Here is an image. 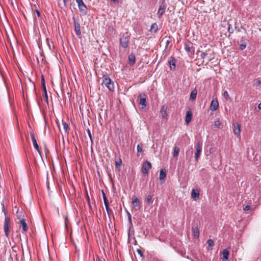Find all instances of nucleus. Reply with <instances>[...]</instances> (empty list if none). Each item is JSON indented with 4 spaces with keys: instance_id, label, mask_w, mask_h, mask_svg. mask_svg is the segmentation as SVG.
<instances>
[{
    "instance_id": "f257e3e1",
    "label": "nucleus",
    "mask_w": 261,
    "mask_h": 261,
    "mask_svg": "<svg viewBox=\"0 0 261 261\" xmlns=\"http://www.w3.org/2000/svg\"><path fill=\"white\" fill-rule=\"evenodd\" d=\"M102 85H104L110 91L113 92L114 91L115 86L114 83L112 80L107 75H103V80Z\"/></svg>"
},
{
    "instance_id": "f03ea898",
    "label": "nucleus",
    "mask_w": 261,
    "mask_h": 261,
    "mask_svg": "<svg viewBox=\"0 0 261 261\" xmlns=\"http://www.w3.org/2000/svg\"><path fill=\"white\" fill-rule=\"evenodd\" d=\"M130 40V35L128 34H123L120 38V43L121 46L126 48L128 47V43Z\"/></svg>"
},
{
    "instance_id": "7ed1b4c3",
    "label": "nucleus",
    "mask_w": 261,
    "mask_h": 261,
    "mask_svg": "<svg viewBox=\"0 0 261 261\" xmlns=\"http://www.w3.org/2000/svg\"><path fill=\"white\" fill-rule=\"evenodd\" d=\"M151 164L148 161H145L142 165L141 168L142 172L145 175L148 174V171L151 168Z\"/></svg>"
},
{
    "instance_id": "20e7f679",
    "label": "nucleus",
    "mask_w": 261,
    "mask_h": 261,
    "mask_svg": "<svg viewBox=\"0 0 261 261\" xmlns=\"http://www.w3.org/2000/svg\"><path fill=\"white\" fill-rule=\"evenodd\" d=\"M10 225V219L9 217H5L4 225V230L6 236L8 238L9 235V227Z\"/></svg>"
},
{
    "instance_id": "39448f33",
    "label": "nucleus",
    "mask_w": 261,
    "mask_h": 261,
    "mask_svg": "<svg viewBox=\"0 0 261 261\" xmlns=\"http://www.w3.org/2000/svg\"><path fill=\"white\" fill-rule=\"evenodd\" d=\"M78 5L80 11L83 14L86 15L87 13V7L83 2V0H76Z\"/></svg>"
},
{
    "instance_id": "423d86ee",
    "label": "nucleus",
    "mask_w": 261,
    "mask_h": 261,
    "mask_svg": "<svg viewBox=\"0 0 261 261\" xmlns=\"http://www.w3.org/2000/svg\"><path fill=\"white\" fill-rule=\"evenodd\" d=\"M185 49L190 56L194 55V48L193 46V44L192 43L188 42L185 43Z\"/></svg>"
},
{
    "instance_id": "0eeeda50",
    "label": "nucleus",
    "mask_w": 261,
    "mask_h": 261,
    "mask_svg": "<svg viewBox=\"0 0 261 261\" xmlns=\"http://www.w3.org/2000/svg\"><path fill=\"white\" fill-rule=\"evenodd\" d=\"M139 105L142 106V108L147 106L146 95L145 94H140L138 96Z\"/></svg>"
},
{
    "instance_id": "6e6552de",
    "label": "nucleus",
    "mask_w": 261,
    "mask_h": 261,
    "mask_svg": "<svg viewBox=\"0 0 261 261\" xmlns=\"http://www.w3.org/2000/svg\"><path fill=\"white\" fill-rule=\"evenodd\" d=\"M202 151L201 146L199 142H197L196 145V152L195 153V161L197 162L198 158Z\"/></svg>"
},
{
    "instance_id": "1a4fd4ad",
    "label": "nucleus",
    "mask_w": 261,
    "mask_h": 261,
    "mask_svg": "<svg viewBox=\"0 0 261 261\" xmlns=\"http://www.w3.org/2000/svg\"><path fill=\"white\" fill-rule=\"evenodd\" d=\"M192 231L195 238H198L199 237V231L197 224L193 223L192 224Z\"/></svg>"
},
{
    "instance_id": "9d476101",
    "label": "nucleus",
    "mask_w": 261,
    "mask_h": 261,
    "mask_svg": "<svg viewBox=\"0 0 261 261\" xmlns=\"http://www.w3.org/2000/svg\"><path fill=\"white\" fill-rule=\"evenodd\" d=\"M168 62L170 66V68L171 70H175L176 68V60L173 57H170L168 60Z\"/></svg>"
},
{
    "instance_id": "9b49d317",
    "label": "nucleus",
    "mask_w": 261,
    "mask_h": 261,
    "mask_svg": "<svg viewBox=\"0 0 261 261\" xmlns=\"http://www.w3.org/2000/svg\"><path fill=\"white\" fill-rule=\"evenodd\" d=\"M30 135L31 137V139H32L34 148L38 151V152L39 153H40L41 150H40V148L37 144V140L35 137L34 134L33 132H30Z\"/></svg>"
},
{
    "instance_id": "f8f14e48",
    "label": "nucleus",
    "mask_w": 261,
    "mask_h": 261,
    "mask_svg": "<svg viewBox=\"0 0 261 261\" xmlns=\"http://www.w3.org/2000/svg\"><path fill=\"white\" fill-rule=\"evenodd\" d=\"M219 107V103L218 100L216 98L213 99L211 103L210 109L213 111H215L217 110Z\"/></svg>"
},
{
    "instance_id": "ddd939ff",
    "label": "nucleus",
    "mask_w": 261,
    "mask_h": 261,
    "mask_svg": "<svg viewBox=\"0 0 261 261\" xmlns=\"http://www.w3.org/2000/svg\"><path fill=\"white\" fill-rule=\"evenodd\" d=\"M233 126V133L236 136H237L238 137L240 136L241 126L240 124H234Z\"/></svg>"
},
{
    "instance_id": "4468645a",
    "label": "nucleus",
    "mask_w": 261,
    "mask_h": 261,
    "mask_svg": "<svg viewBox=\"0 0 261 261\" xmlns=\"http://www.w3.org/2000/svg\"><path fill=\"white\" fill-rule=\"evenodd\" d=\"M165 9L166 7L164 3L160 5L157 13L158 16L159 18H161L162 15L164 13Z\"/></svg>"
},
{
    "instance_id": "2eb2a0df",
    "label": "nucleus",
    "mask_w": 261,
    "mask_h": 261,
    "mask_svg": "<svg viewBox=\"0 0 261 261\" xmlns=\"http://www.w3.org/2000/svg\"><path fill=\"white\" fill-rule=\"evenodd\" d=\"M192 113L191 110H189L187 112L186 115V118H185V121L186 123L187 124H188L192 120Z\"/></svg>"
},
{
    "instance_id": "dca6fc26",
    "label": "nucleus",
    "mask_w": 261,
    "mask_h": 261,
    "mask_svg": "<svg viewBox=\"0 0 261 261\" xmlns=\"http://www.w3.org/2000/svg\"><path fill=\"white\" fill-rule=\"evenodd\" d=\"M20 225L22 228V232H25L27 231L28 229L27 224L25 222V220L24 219H22L20 220Z\"/></svg>"
},
{
    "instance_id": "f3484780",
    "label": "nucleus",
    "mask_w": 261,
    "mask_h": 261,
    "mask_svg": "<svg viewBox=\"0 0 261 261\" xmlns=\"http://www.w3.org/2000/svg\"><path fill=\"white\" fill-rule=\"evenodd\" d=\"M191 197L194 199L196 200L199 197V192L198 190L193 189L191 192Z\"/></svg>"
},
{
    "instance_id": "a211bd4d",
    "label": "nucleus",
    "mask_w": 261,
    "mask_h": 261,
    "mask_svg": "<svg viewBox=\"0 0 261 261\" xmlns=\"http://www.w3.org/2000/svg\"><path fill=\"white\" fill-rule=\"evenodd\" d=\"M132 203L135 207H138V209L140 208V201L135 196H133L132 198Z\"/></svg>"
},
{
    "instance_id": "6ab92c4d",
    "label": "nucleus",
    "mask_w": 261,
    "mask_h": 261,
    "mask_svg": "<svg viewBox=\"0 0 261 261\" xmlns=\"http://www.w3.org/2000/svg\"><path fill=\"white\" fill-rule=\"evenodd\" d=\"M167 107L166 106H163L162 109L161 110V113L162 115V117L164 119H165L167 117Z\"/></svg>"
},
{
    "instance_id": "aec40b11",
    "label": "nucleus",
    "mask_w": 261,
    "mask_h": 261,
    "mask_svg": "<svg viewBox=\"0 0 261 261\" xmlns=\"http://www.w3.org/2000/svg\"><path fill=\"white\" fill-rule=\"evenodd\" d=\"M197 94V91L196 88H195L194 90H193L190 93V100L191 101H193L195 100L196 98V95Z\"/></svg>"
},
{
    "instance_id": "412c9836",
    "label": "nucleus",
    "mask_w": 261,
    "mask_h": 261,
    "mask_svg": "<svg viewBox=\"0 0 261 261\" xmlns=\"http://www.w3.org/2000/svg\"><path fill=\"white\" fill-rule=\"evenodd\" d=\"M166 176V173L165 170L162 169L160 170L159 179L161 181L164 180Z\"/></svg>"
},
{
    "instance_id": "4be33fe9",
    "label": "nucleus",
    "mask_w": 261,
    "mask_h": 261,
    "mask_svg": "<svg viewBox=\"0 0 261 261\" xmlns=\"http://www.w3.org/2000/svg\"><path fill=\"white\" fill-rule=\"evenodd\" d=\"M206 243L208 245L207 249L208 250H212L213 249V247L214 245V241L212 239H208L206 241Z\"/></svg>"
},
{
    "instance_id": "5701e85b",
    "label": "nucleus",
    "mask_w": 261,
    "mask_h": 261,
    "mask_svg": "<svg viewBox=\"0 0 261 261\" xmlns=\"http://www.w3.org/2000/svg\"><path fill=\"white\" fill-rule=\"evenodd\" d=\"M223 259L225 260L228 259L229 257V252L227 249H225L223 250Z\"/></svg>"
},
{
    "instance_id": "b1692460",
    "label": "nucleus",
    "mask_w": 261,
    "mask_h": 261,
    "mask_svg": "<svg viewBox=\"0 0 261 261\" xmlns=\"http://www.w3.org/2000/svg\"><path fill=\"white\" fill-rule=\"evenodd\" d=\"M135 56L134 54H131L128 56V60L130 64L134 65L135 63Z\"/></svg>"
},
{
    "instance_id": "393cba45",
    "label": "nucleus",
    "mask_w": 261,
    "mask_h": 261,
    "mask_svg": "<svg viewBox=\"0 0 261 261\" xmlns=\"http://www.w3.org/2000/svg\"><path fill=\"white\" fill-rule=\"evenodd\" d=\"M74 31L75 33H81L80 23L75 21H74Z\"/></svg>"
},
{
    "instance_id": "a878e982",
    "label": "nucleus",
    "mask_w": 261,
    "mask_h": 261,
    "mask_svg": "<svg viewBox=\"0 0 261 261\" xmlns=\"http://www.w3.org/2000/svg\"><path fill=\"white\" fill-rule=\"evenodd\" d=\"M158 25L156 23H154L151 24L150 28L149 31L151 32H156L158 30Z\"/></svg>"
},
{
    "instance_id": "bb28decb",
    "label": "nucleus",
    "mask_w": 261,
    "mask_h": 261,
    "mask_svg": "<svg viewBox=\"0 0 261 261\" xmlns=\"http://www.w3.org/2000/svg\"><path fill=\"white\" fill-rule=\"evenodd\" d=\"M163 41H165L166 43V48H165L166 49V48H167L169 44V43L171 42V40L169 37H168V38H167V37H165V38H163L161 42H163Z\"/></svg>"
},
{
    "instance_id": "cd10ccee",
    "label": "nucleus",
    "mask_w": 261,
    "mask_h": 261,
    "mask_svg": "<svg viewBox=\"0 0 261 261\" xmlns=\"http://www.w3.org/2000/svg\"><path fill=\"white\" fill-rule=\"evenodd\" d=\"M240 42L241 43L239 44V48L240 50H243L246 47V43L243 41L242 39L241 40Z\"/></svg>"
},
{
    "instance_id": "c85d7f7f",
    "label": "nucleus",
    "mask_w": 261,
    "mask_h": 261,
    "mask_svg": "<svg viewBox=\"0 0 261 261\" xmlns=\"http://www.w3.org/2000/svg\"><path fill=\"white\" fill-rule=\"evenodd\" d=\"M62 125L63 126V128H64V129L65 130V132L68 134V130L69 129V126H68V124L66 122H65L64 121L62 120Z\"/></svg>"
},
{
    "instance_id": "c756f323",
    "label": "nucleus",
    "mask_w": 261,
    "mask_h": 261,
    "mask_svg": "<svg viewBox=\"0 0 261 261\" xmlns=\"http://www.w3.org/2000/svg\"><path fill=\"white\" fill-rule=\"evenodd\" d=\"M115 164H116V167L120 168L122 164V160L120 158H118L116 161H115Z\"/></svg>"
},
{
    "instance_id": "7c9ffc66",
    "label": "nucleus",
    "mask_w": 261,
    "mask_h": 261,
    "mask_svg": "<svg viewBox=\"0 0 261 261\" xmlns=\"http://www.w3.org/2000/svg\"><path fill=\"white\" fill-rule=\"evenodd\" d=\"M142 146H143V144L142 143H141L140 144H138L137 145V155L138 156L139 155V153H141L143 151Z\"/></svg>"
},
{
    "instance_id": "2f4dec72",
    "label": "nucleus",
    "mask_w": 261,
    "mask_h": 261,
    "mask_svg": "<svg viewBox=\"0 0 261 261\" xmlns=\"http://www.w3.org/2000/svg\"><path fill=\"white\" fill-rule=\"evenodd\" d=\"M179 152V149L178 147L175 146L174 148L173 156L176 157L178 155Z\"/></svg>"
},
{
    "instance_id": "473e14b6",
    "label": "nucleus",
    "mask_w": 261,
    "mask_h": 261,
    "mask_svg": "<svg viewBox=\"0 0 261 261\" xmlns=\"http://www.w3.org/2000/svg\"><path fill=\"white\" fill-rule=\"evenodd\" d=\"M41 85L43 89V91L45 90L46 86H45V79L43 75H41Z\"/></svg>"
},
{
    "instance_id": "72a5a7b5",
    "label": "nucleus",
    "mask_w": 261,
    "mask_h": 261,
    "mask_svg": "<svg viewBox=\"0 0 261 261\" xmlns=\"http://www.w3.org/2000/svg\"><path fill=\"white\" fill-rule=\"evenodd\" d=\"M102 193L104 204L105 205H107L108 204H109L108 199H107L106 195L103 191H102Z\"/></svg>"
},
{
    "instance_id": "f704fd0d",
    "label": "nucleus",
    "mask_w": 261,
    "mask_h": 261,
    "mask_svg": "<svg viewBox=\"0 0 261 261\" xmlns=\"http://www.w3.org/2000/svg\"><path fill=\"white\" fill-rule=\"evenodd\" d=\"M105 205V207H106V209L107 210V213H108V216L110 217L111 214L113 213V212L112 211L110 208V207H109V204H108L107 205Z\"/></svg>"
},
{
    "instance_id": "c9c22d12",
    "label": "nucleus",
    "mask_w": 261,
    "mask_h": 261,
    "mask_svg": "<svg viewBox=\"0 0 261 261\" xmlns=\"http://www.w3.org/2000/svg\"><path fill=\"white\" fill-rule=\"evenodd\" d=\"M198 52L201 53L200 55V58H201V59H204V58H206V56H207V54L206 53L202 52V51H200L199 50H198L197 51V53H198Z\"/></svg>"
},
{
    "instance_id": "e433bc0d",
    "label": "nucleus",
    "mask_w": 261,
    "mask_h": 261,
    "mask_svg": "<svg viewBox=\"0 0 261 261\" xmlns=\"http://www.w3.org/2000/svg\"><path fill=\"white\" fill-rule=\"evenodd\" d=\"M151 199H152V196L151 195H148L147 196V197L145 199V201L146 202V203L147 204H149L151 201Z\"/></svg>"
},
{
    "instance_id": "4c0bfd02",
    "label": "nucleus",
    "mask_w": 261,
    "mask_h": 261,
    "mask_svg": "<svg viewBox=\"0 0 261 261\" xmlns=\"http://www.w3.org/2000/svg\"><path fill=\"white\" fill-rule=\"evenodd\" d=\"M43 93H44V97L45 98V101L47 103H48V98L46 88H45V91H43Z\"/></svg>"
},
{
    "instance_id": "58836bf2",
    "label": "nucleus",
    "mask_w": 261,
    "mask_h": 261,
    "mask_svg": "<svg viewBox=\"0 0 261 261\" xmlns=\"http://www.w3.org/2000/svg\"><path fill=\"white\" fill-rule=\"evenodd\" d=\"M193 154V150L192 149H190L189 150H188L187 153H186V158L187 159L188 156L189 157H191Z\"/></svg>"
},
{
    "instance_id": "ea45409f",
    "label": "nucleus",
    "mask_w": 261,
    "mask_h": 261,
    "mask_svg": "<svg viewBox=\"0 0 261 261\" xmlns=\"http://www.w3.org/2000/svg\"><path fill=\"white\" fill-rule=\"evenodd\" d=\"M87 134H88V135L91 141V143H93V138H92V135H91V132L90 130V129L89 128H88L87 129Z\"/></svg>"
},
{
    "instance_id": "a19ab883",
    "label": "nucleus",
    "mask_w": 261,
    "mask_h": 261,
    "mask_svg": "<svg viewBox=\"0 0 261 261\" xmlns=\"http://www.w3.org/2000/svg\"><path fill=\"white\" fill-rule=\"evenodd\" d=\"M221 123L219 120H217L215 121V123L214 125V127H219L221 125Z\"/></svg>"
},
{
    "instance_id": "79ce46f5",
    "label": "nucleus",
    "mask_w": 261,
    "mask_h": 261,
    "mask_svg": "<svg viewBox=\"0 0 261 261\" xmlns=\"http://www.w3.org/2000/svg\"><path fill=\"white\" fill-rule=\"evenodd\" d=\"M40 25L41 28V30H40L38 29V31L39 32V33H40V31L42 32L43 33H44V29H45V27H44V24L42 22H41L40 23Z\"/></svg>"
},
{
    "instance_id": "37998d69",
    "label": "nucleus",
    "mask_w": 261,
    "mask_h": 261,
    "mask_svg": "<svg viewBox=\"0 0 261 261\" xmlns=\"http://www.w3.org/2000/svg\"><path fill=\"white\" fill-rule=\"evenodd\" d=\"M87 202H88V205H89V208L92 210V205L90 203V197L89 196V195L87 194Z\"/></svg>"
},
{
    "instance_id": "c03bdc74",
    "label": "nucleus",
    "mask_w": 261,
    "mask_h": 261,
    "mask_svg": "<svg viewBox=\"0 0 261 261\" xmlns=\"http://www.w3.org/2000/svg\"><path fill=\"white\" fill-rule=\"evenodd\" d=\"M137 252L140 255V256L142 257V258H144V255L142 251L140 249H138L137 250Z\"/></svg>"
},
{
    "instance_id": "a18cd8bd",
    "label": "nucleus",
    "mask_w": 261,
    "mask_h": 261,
    "mask_svg": "<svg viewBox=\"0 0 261 261\" xmlns=\"http://www.w3.org/2000/svg\"><path fill=\"white\" fill-rule=\"evenodd\" d=\"M260 83H261V81H260V80L259 79H257L256 80V82H255V84H254V85L255 86L257 87V86L260 85Z\"/></svg>"
},
{
    "instance_id": "49530a36",
    "label": "nucleus",
    "mask_w": 261,
    "mask_h": 261,
    "mask_svg": "<svg viewBox=\"0 0 261 261\" xmlns=\"http://www.w3.org/2000/svg\"><path fill=\"white\" fill-rule=\"evenodd\" d=\"M223 95L224 96V97H225L226 98V99H227V98L228 97V94L226 91L224 92V93H223Z\"/></svg>"
},
{
    "instance_id": "de8ad7c7",
    "label": "nucleus",
    "mask_w": 261,
    "mask_h": 261,
    "mask_svg": "<svg viewBox=\"0 0 261 261\" xmlns=\"http://www.w3.org/2000/svg\"><path fill=\"white\" fill-rule=\"evenodd\" d=\"M250 208V206L249 205H246L244 208V211H248Z\"/></svg>"
},
{
    "instance_id": "09e8293b",
    "label": "nucleus",
    "mask_w": 261,
    "mask_h": 261,
    "mask_svg": "<svg viewBox=\"0 0 261 261\" xmlns=\"http://www.w3.org/2000/svg\"><path fill=\"white\" fill-rule=\"evenodd\" d=\"M128 221H129V222L130 226H133V223H132L131 217H128Z\"/></svg>"
},
{
    "instance_id": "8fccbe9b",
    "label": "nucleus",
    "mask_w": 261,
    "mask_h": 261,
    "mask_svg": "<svg viewBox=\"0 0 261 261\" xmlns=\"http://www.w3.org/2000/svg\"><path fill=\"white\" fill-rule=\"evenodd\" d=\"M11 34L12 35V37H13L14 39L17 40V37L16 36L15 34L12 33Z\"/></svg>"
},
{
    "instance_id": "3c124183",
    "label": "nucleus",
    "mask_w": 261,
    "mask_h": 261,
    "mask_svg": "<svg viewBox=\"0 0 261 261\" xmlns=\"http://www.w3.org/2000/svg\"><path fill=\"white\" fill-rule=\"evenodd\" d=\"M35 11L37 14L38 17H39L40 15V13L39 11H38V10H36Z\"/></svg>"
},
{
    "instance_id": "603ef678",
    "label": "nucleus",
    "mask_w": 261,
    "mask_h": 261,
    "mask_svg": "<svg viewBox=\"0 0 261 261\" xmlns=\"http://www.w3.org/2000/svg\"><path fill=\"white\" fill-rule=\"evenodd\" d=\"M62 1H63V5L64 6H66V2H67V0H62Z\"/></svg>"
},
{
    "instance_id": "864d4df0",
    "label": "nucleus",
    "mask_w": 261,
    "mask_h": 261,
    "mask_svg": "<svg viewBox=\"0 0 261 261\" xmlns=\"http://www.w3.org/2000/svg\"><path fill=\"white\" fill-rule=\"evenodd\" d=\"M257 108L258 110H261V102L258 104Z\"/></svg>"
},
{
    "instance_id": "5fc2aeb1",
    "label": "nucleus",
    "mask_w": 261,
    "mask_h": 261,
    "mask_svg": "<svg viewBox=\"0 0 261 261\" xmlns=\"http://www.w3.org/2000/svg\"><path fill=\"white\" fill-rule=\"evenodd\" d=\"M127 214L128 218L131 217V215L128 211H127Z\"/></svg>"
},
{
    "instance_id": "6e6d98bb",
    "label": "nucleus",
    "mask_w": 261,
    "mask_h": 261,
    "mask_svg": "<svg viewBox=\"0 0 261 261\" xmlns=\"http://www.w3.org/2000/svg\"><path fill=\"white\" fill-rule=\"evenodd\" d=\"M228 32H229V33H231V32H230V25H228Z\"/></svg>"
},
{
    "instance_id": "4d7b16f0",
    "label": "nucleus",
    "mask_w": 261,
    "mask_h": 261,
    "mask_svg": "<svg viewBox=\"0 0 261 261\" xmlns=\"http://www.w3.org/2000/svg\"><path fill=\"white\" fill-rule=\"evenodd\" d=\"M46 184H47V189L49 190V184L48 183L47 181H46Z\"/></svg>"
},
{
    "instance_id": "13d9d810",
    "label": "nucleus",
    "mask_w": 261,
    "mask_h": 261,
    "mask_svg": "<svg viewBox=\"0 0 261 261\" xmlns=\"http://www.w3.org/2000/svg\"><path fill=\"white\" fill-rule=\"evenodd\" d=\"M111 1H113L114 3H118L119 2L118 0H111Z\"/></svg>"
},
{
    "instance_id": "bf43d9fd",
    "label": "nucleus",
    "mask_w": 261,
    "mask_h": 261,
    "mask_svg": "<svg viewBox=\"0 0 261 261\" xmlns=\"http://www.w3.org/2000/svg\"><path fill=\"white\" fill-rule=\"evenodd\" d=\"M82 34H80V33H78V34H76V35L79 36V38H81V37L80 36Z\"/></svg>"
},
{
    "instance_id": "052dcab7",
    "label": "nucleus",
    "mask_w": 261,
    "mask_h": 261,
    "mask_svg": "<svg viewBox=\"0 0 261 261\" xmlns=\"http://www.w3.org/2000/svg\"><path fill=\"white\" fill-rule=\"evenodd\" d=\"M6 35H7V36L8 39H10V36H9V34H6Z\"/></svg>"
}]
</instances>
